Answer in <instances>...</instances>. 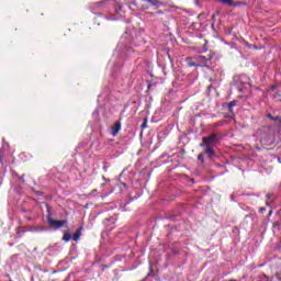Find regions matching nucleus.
Wrapping results in <instances>:
<instances>
[{"mask_svg": "<svg viewBox=\"0 0 281 281\" xmlns=\"http://www.w3.org/2000/svg\"><path fill=\"white\" fill-rule=\"evenodd\" d=\"M216 139H217L216 134H212L209 137H203L202 142H203V144H205V146H215L216 145Z\"/></svg>", "mask_w": 281, "mask_h": 281, "instance_id": "nucleus-1", "label": "nucleus"}, {"mask_svg": "<svg viewBox=\"0 0 281 281\" xmlns=\"http://www.w3.org/2000/svg\"><path fill=\"white\" fill-rule=\"evenodd\" d=\"M49 225H52V227H55V229H60V227H64L65 225H67V221H56V220H48Z\"/></svg>", "mask_w": 281, "mask_h": 281, "instance_id": "nucleus-2", "label": "nucleus"}, {"mask_svg": "<svg viewBox=\"0 0 281 281\" xmlns=\"http://www.w3.org/2000/svg\"><path fill=\"white\" fill-rule=\"evenodd\" d=\"M196 63H201L202 65H205V63H210L212 60V55H209L207 57L200 55L195 57Z\"/></svg>", "mask_w": 281, "mask_h": 281, "instance_id": "nucleus-3", "label": "nucleus"}, {"mask_svg": "<svg viewBox=\"0 0 281 281\" xmlns=\"http://www.w3.org/2000/svg\"><path fill=\"white\" fill-rule=\"evenodd\" d=\"M205 153H206V155H209L210 159L214 158L215 155H216L214 153V146L213 145H206Z\"/></svg>", "mask_w": 281, "mask_h": 281, "instance_id": "nucleus-4", "label": "nucleus"}, {"mask_svg": "<svg viewBox=\"0 0 281 281\" xmlns=\"http://www.w3.org/2000/svg\"><path fill=\"white\" fill-rule=\"evenodd\" d=\"M122 128V125L120 123H115L112 127V135L115 137L120 133V130Z\"/></svg>", "mask_w": 281, "mask_h": 281, "instance_id": "nucleus-5", "label": "nucleus"}, {"mask_svg": "<svg viewBox=\"0 0 281 281\" xmlns=\"http://www.w3.org/2000/svg\"><path fill=\"white\" fill-rule=\"evenodd\" d=\"M186 61L188 63L189 67H201V64H196L191 57H188Z\"/></svg>", "mask_w": 281, "mask_h": 281, "instance_id": "nucleus-6", "label": "nucleus"}, {"mask_svg": "<svg viewBox=\"0 0 281 281\" xmlns=\"http://www.w3.org/2000/svg\"><path fill=\"white\" fill-rule=\"evenodd\" d=\"M80 236H82V228H79L74 233L72 240H80Z\"/></svg>", "mask_w": 281, "mask_h": 281, "instance_id": "nucleus-7", "label": "nucleus"}, {"mask_svg": "<svg viewBox=\"0 0 281 281\" xmlns=\"http://www.w3.org/2000/svg\"><path fill=\"white\" fill-rule=\"evenodd\" d=\"M63 240H65V243H69V240H71V235H69V232H66L64 234Z\"/></svg>", "mask_w": 281, "mask_h": 281, "instance_id": "nucleus-8", "label": "nucleus"}, {"mask_svg": "<svg viewBox=\"0 0 281 281\" xmlns=\"http://www.w3.org/2000/svg\"><path fill=\"white\" fill-rule=\"evenodd\" d=\"M236 104H237L236 101H231V102L228 103V110H229V111H234V106H236Z\"/></svg>", "mask_w": 281, "mask_h": 281, "instance_id": "nucleus-9", "label": "nucleus"}, {"mask_svg": "<svg viewBox=\"0 0 281 281\" xmlns=\"http://www.w3.org/2000/svg\"><path fill=\"white\" fill-rule=\"evenodd\" d=\"M221 3H225L226 5H234V1L233 0H220Z\"/></svg>", "mask_w": 281, "mask_h": 281, "instance_id": "nucleus-10", "label": "nucleus"}, {"mask_svg": "<svg viewBox=\"0 0 281 281\" xmlns=\"http://www.w3.org/2000/svg\"><path fill=\"white\" fill-rule=\"evenodd\" d=\"M204 157H205V156H204L203 154H200V155L198 156L199 161H203Z\"/></svg>", "mask_w": 281, "mask_h": 281, "instance_id": "nucleus-11", "label": "nucleus"}, {"mask_svg": "<svg viewBox=\"0 0 281 281\" xmlns=\"http://www.w3.org/2000/svg\"><path fill=\"white\" fill-rule=\"evenodd\" d=\"M146 126H148V123L145 121V122L142 124V128H146Z\"/></svg>", "mask_w": 281, "mask_h": 281, "instance_id": "nucleus-12", "label": "nucleus"}, {"mask_svg": "<svg viewBox=\"0 0 281 281\" xmlns=\"http://www.w3.org/2000/svg\"><path fill=\"white\" fill-rule=\"evenodd\" d=\"M268 117H270V120H278V117H273L271 114H268Z\"/></svg>", "mask_w": 281, "mask_h": 281, "instance_id": "nucleus-13", "label": "nucleus"}, {"mask_svg": "<svg viewBox=\"0 0 281 281\" xmlns=\"http://www.w3.org/2000/svg\"><path fill=\"white\" fill-rule=\"evenodd\" d=\"M35 232H45V228L35 229Z\"/></svg>", "mask_w": 281, "mask_h": 281, "instance_id": "nucleus-14", "label": "nucleus"}, {"mask_svg": "<svg viewBox=\"0 0 281 281\" xmlns=\"http://www.w3.org/2000/svg\"><path fill=\"white\" fill-rule=\"evenodd\" d=\"M147 276H148V277H149V276H153V271H150Z\"/></svg>", "mask_w": 281, "mask_h": 281, "instance_id": "nucleus-15", "label": "nucleus"}, {"mask_svg": "<svg viewBox=\"0 0 281 281\" xmlns=\"http://www.w3.org/2000/svg\"><path fill=\"white\" fill-rule=\"evenodd\" d=\"M2 155H1V149H0V161H1Z\"/></svg>", "mask_w": 281, "mask_h": 281, "instance_id": "nucleus-16", "label": "nucleus"}, {"mask_svg": "<svg viewBox=\"0 0 281 281\" xmlns=\"http://www.w3.org/2000/svg\"><path fill=\"white\" fill-rule=\"evenodd\" d=\"M229 281H236V280H229Z\"/></svg>", "mask_w": 281, "mask_h": 281, "instance_id": "nucleus-17", "label": "nucleus"}]
</instances>
